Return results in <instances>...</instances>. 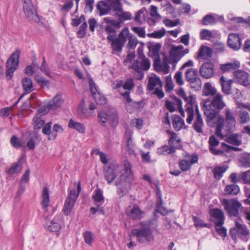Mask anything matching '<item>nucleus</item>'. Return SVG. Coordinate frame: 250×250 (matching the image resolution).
<instances>
[{
    "label": "nucleus",
    "mask_w": 250,
    "mask_h": 250,
    "mask_svg": "<svg viewBox=\"0 0 250 250\" xmlns=\"http://www.w3.org/2000/svg\"><path fill=\"white\" fill-rule=\"evenodd\" d=\"M124 171L116 182V185L118 187L117 194L120 198L126 194L131 188L130 183L128 182V179L131 175V167L127 161L124 162Z\"/></svg>",
    "instance_id": "obj_1"
},
{
    "label": "nucleus",
    "mask_w": 250,
    "mask_h": 250,
    "mask_svg": "<svg viewBox=\"0 0 250 250\" xmlns=\"http://www.w3.org/2000/svg\"><path fill=\"white\" fill-rule=\"evenodd\" d=\"M140 225V228L133 229L131 233L137 237L140 244H147L154 240L153 230L148 223L142 222Z\"/></svg>",
    "instance_id": "obj_2"
},
{
    "label": "nucleus",
    "mask_w": 250,
    "mask_h": 250,
    "mask_svg": "<svg viewBox=\"0 0 250 250\" xmlns=\"http://www.w3.org/2000/svg\"><path fill=\"white\" fill-rule=\"evenodd\" d=\"M128 34V29L125 27L119 34L118 37L107 36V40L111 42V48L112 54L115 52H121L126 40Z\"/></svg>",
    "instance_id": "obj_3"
},
{
    "label": "nucleus",
    "mask_w": 250,
    "mask_h": 250,
    "mask_svg": "<svg viewBox=\"0 0 250 250\" xmlns=\"http://www.w3.org/2000/svg\"><path fill=\"white\" fill-rule=\"evenodd\" d=\"M182 45L178 46L173 45L169 51L170 58L165 56L164 61L166 63H172L173 67H175L178 62L187 54L189 52L188 48L184 49Z\"/></svg>",
    "instance_id": "obj_4"
},
{
    "label": "nucleus",
    "mask_w": 250,
    "mask_h": 250,
    "mask_svg": "<svg viewBox=\"0 0 250 250\" xmlns=\"http://www.w3.org/2000/svg\"><path fill=\"white\" fill-rule=\"evenodd\" d=\"M167 133L170 135L168 140V146H163L158 149L159 153L163 155H167L174 153L176 149H180L182 147L181 142L180 139H177V134L174 131L167 130Z\"/></svg>",
    "instance_id": "obj_5"
},
{
    "label": "nucleus",
    "mask_w": 250,
    "mask_h": 250,
    "mask_svg": "<svg viewBox=\"0 0 250 250\" xmlns=\"http://www.w3.org/2000/svg\"><path fill=\"white\" fill-rule=\"evenodd\" d=\"M81 191V182L79 181L77 185V192L75 189L70 190L65 200L62 211L65 215L70 214L74 205L77 201L79 194Z\"/></svg>",
    "instance_id": "obj_6"
},
{
    "label": "nucleus",
    "mask_w": 250,
    "mask_h": 250,
    "mask_svg": "<svg viewBox=\"0 0 250 250\" xmlns=\"http://www.w3.org/2000/svg\"><path fill=\"white\" fill-rule=\"evenodd\" d=\"M20 57V51L17 49L7 59L5 64V75L7 80L12 79L14 72L18 68Z\"/></svg>",
    "instance_id": "obj_7"
},
{
    "label": "nucleus",
    "mask_w": 250,
    "mask_h": 250,
    "mask_svg": "<svg viewBox=\"0 0 250 250\" xmlns=\"http://www.w3.org/2000/svg\"><path fill=\"white\" fill-rule=\"evenodd\" d=\"M186 79L188 82L190 87L196 91L201 89L202 82L199 77L198 70L196 69L189 68L186 72Z\"/></svg>",
    "instance_id": "obj_8"
},
{
    "label": "nucleus",
    "mask_w": 250,
    "mask_h": 250,
    "mask_svg": "<svg viewBox=\"0 0 250 250\" xmlns=\"http://www.w3.org/2000/svg\"><path fill=\"white\" fill-rule=\"evenodd\" d=\"M221 204L230 217L237 216L239 214V209L242 207V204L238 201L233 199L231 200L223 199Z\"/></svg>",
    "instance_id": "obj_9"
},
{
    "label": "nucleus",
    "mask_w": 250,
    "mask_h": 250,
    "mask_svg": "<svg viewBox=\"0 0 250 250\" xmlns=\"http://www.w3.org/2000/svg\"><path fill=\"white\" fill-rule=\"evenodd\" d=\"M139 58L140 60H135L130 66V68L133 69L136 72L139 71H146L150 66L149 60L146 58L142 52L138 50Z\"/></svg>",
    "instance_id": "obj_10"
},
{
    "label": "nucleus",
    "mask_w": 250,
    "mask_h": 250,
    "mask_svg": "<svg viewBox=\"0 0 250 250\" xmlns=\"http://www.w3.org/2000/svg\"><path fill=\"white\" fill-rule=\"evenodd\" d=\"M23 6L25 15L29 20L35 21L39 20L37 11L31 0H24Z\"/></svg>",
    "instance_id": "obj_11"
},
{
    "label": "nucleus",
    "mask_w": 250,
    "mask_h": 250,
    "mask_svg": "<svg viewBox=\"0 0 250 250\" xmlns=\"http://www.w3.org/2000/svg\"><path fill=\"white\" fill-rule=\"evenodd\" d=\"M210 220L213 222L215 226H222L224 224L225 215L221 209L215 208L210 210Z\"/></svg>",
    "instance_id": "obj_12"
},
{
    "label": "nucleus",
    "mask_w": 250,
    "mask_h": 250,
    "mask_svg": "<svg viewBox=\"0 0 250 250\" xmlns=\"http://www.w3.org/2000/svg\"><path fill=\"white\" fill-rule=\"evenodd\" d=\"M118 165L110 164L108 167L104 170V176L105 179L108 184H111L118 175Z\"/></svg>",
    "instance_id": "obj_13"
},
{
    "label": "nucleus",
    "mask_w": 250,
    "mask_h": 250,
    "mask_svg": "<svg viewBox=\"0 0 250 250\" xmlns=\"http://www.w3.org/2000/svg\"><path fill=\"white\" fill-rule=\"evenodd\" d=\"M89 88L92 97L97 104L104 105L107 103L106 98L98 91L93 81L90 82Z\"/></svg>",
    "instance_id": "obj_14"
},
{
    "label": "nucleus",
    "mask_w": 250,
    "mask_h": 250,
    "mask_svg": "<svg viewBox=\"0 0 250 250\" xmlns=\"http://www.w3.org/2000/svg\"><path fill=\"white\" fill-rule=\"evenodd\" d=\"M227 43L233 50L238 51L242 46V39L238 34L230 33L228 36Z\"/></svg>",
    "instance_id": "obj_15"
},
{
    "label": "nucleus",
    "mask_w": 250,
    "mask_h": 250,
    "mask_svg": "<svg viewBox=\"0 0 250 250\" xmlns=\"http://www.w3.org/2000/svg\"><path fill=\"white\" fill-rule=\"evenodd\" d=\"M120 94L125 101L126 108L130 113L132 111L131 110H129L128 109L129 106H133L134 107L137 109L142 108L144 107V104L142 101L139 102H134L132 101L130 96V92L125 91V92H120Z\"/></svg>",
    "instance_id": "obj_16"
},
{
    "label": "nucleus",
    "mask_w": 250,
    "mask_h": 250,
    "mask_svg": "<svg viewBox=\"0 0 250 250\" xmlns=\"http://www.w3.org/2000/svg\"><path fill=\"white\" fill-rule=\"evenodd\" d=\"M187 157L190 158L189 161L186 159H183L179 161V167L183 171H187L189 170L191 166L198 162V157L197 154H192L190 156L189 154Z\"/></svg>",
    "instance_id": "obj_17"
},
{
    "label": "nucleus",
    "mask_w": 250,
    "mask_h": 250,
    "mask_svg": "<svg viewBox=\"0 0 250 250\" xmlns=\"http://www.w3.org/2000/svg\"><path fill=\"white\" fill-rule=\"evenodd\" d=\"M200 73L203 78L208 79L214 74V65L211 62H204L200 68Z\"/></svg>",
    "instance_id": "obj_18"
},
{
    "label": "nucleus",
    "mask_w": 250,
    "mask_h": 250,
    "mask_svg": "<svg viewBox=\"0 0 250 250\" xmlns=\"http://www.w3.org/2000/svg\"><path fill=\"white\" fill-rule=\"evenodd\" d=\"M233 75L240 84L245 86L250 85L249 80V74L248 73L241 70H238L234 71Z\"/></svg>",
    "instance_id": "obj_19"
},
{
    "label": "nucleus",
    "mask_w": 250,
    "mask_h": 250,
    "mask_svg": "<svg viewBox=\"0 0 250 250\" xmlns=\"http://www.w3.org/2000/svg\"><path fill=\"white\" fill-rule=\"evenodd\" d=\"M126 214L128 217L134 220H140L143 217L144 212L140 209L138 205L134 204L130 210L128 208L126 210Z\"/></svg>",
    "instance_id": "obj_20"
},
{
    "label": "nucleus",
    "mask_w": 250,
    "mask_h": 250,
    "mask_svg": "<svg viewBox=\"0 0 250 250\" xmlns=\"http://www.w3.org/2000/svg\"><path fill=\"white\" fill-rule=\"evenodd\" d=\"M62 218V215H56L52 220L47 221L44 225L46 229L52 232H59L61 227L60 224L56 221L58 218Z\"/></svg>",
    "instance_id": "obj_21"
},
{
    "label": "nucleus",
    "mask_w": 250,
    "mask_h": 250,
    "mask_svg": "<svg viewBox=\"0 0 250 250\" xmlns=\"http://www.w3.org/2000/svg\"><path fill=\"white\" fill-rule=\"evenodd\" d=\"M236 232L237 235L239 236H246L249 233V231L245 225H242L238 222L236 221L235 227L230 229L229 232L233 237Z\"/></svg>",
    "instance_id": "obj_22"
},
{
    "label": "nucleus",
    "mask_w": 250,
    "mask_h": 250,
    "mask_svg": "<svg viewBox=\"0 0 250 250\" xmlns=\"http://www.w3.org/2000/svg\"><path fill=\"white\" fill-rule=\"evenodd\" d=\"M225 122V127L228 132H232L235 128L236 120L232 113L229 110H226Z\"/></svg>",
    "instance_id": "obj_23"
},
{
    "label": "nucleus",
    "mask_w": 250,
    "mask_h": 250,
    "mask_svg": "<svg viewBox=\"0 0 250 250\" xmlns=\"http://www.w3.org/2000/svg\"><path fill=\"white\" fill-rule=\"evenodd\" d=\"M233 82V80L231 79L226 80L223 76L220 78L219 83L221 85L222 90L224 94L227 95L231 94V86Z\"/></svg>",
    "instance_id": "obj_24"
},
{
    "label": "nucleus",
    "mask_w": 250,
    "mask_h": 250,
    "mask_svg": "<svg viewBox=\"0 0 250 250\" xmlns=\"http://www.w3.org/2000/svg\"><path fill=\"white\" fill-rule=\"evenodd\" d=\"M208 105L210 108H213L220 112L225 106V104L222 100V96L220 94H217Z\"/></svg>",
    "instance_id": "obj_25"
},
{
    "label": "nucleus",
    "mask_w": 250,
    "mask_h": 250,
    "mask_svg": "<svg viewBox=\"0 0 250 250\" xmlns=\"http://www.w3.org/2000/svg\"><path fill=\"white\" fill-rule=\"evenodd\" d=\"M212 50L210 47L202 45L198 52V58L208 60L212 57Z\"/></svg>",
    "instance_id": "obj_26"
},
{
    "label": "nucleus",
    "mask_w": 250,
    "mask_h": 250,
    "mask_svg": "<svg viewBox=\"0 0 250 250\" xmlns=\"http://www.w3.org/2000/svg\"><path fill=\"white\" fill-rule=\"evenodd\" d=\"M156 85H159L160 88L162 87L163 83L160 78L156 75H155L154 77H150L148 80L147 89L149 91H152L154 90V88Z\"/></svg>",
    "instance_id": "obj_27"
},
{
    "label": "nucleus",
    "mask_w": 250,
    "mask_h": 250,
    "mask_svg": "<svg viewBox=\"0 0 250 250\" xmlns=\"http://www.w3.org/2000/svg\"><path fill=\"white\" fill-rule=\"evenodd\" d=\"M204 107L206 108L205 114L207 117L206 121L207 123H209L214 119L220 112L213 108H210L209 105H205Z\"/></svg>",
    "instance_id": "obj_28"
},
{
    "label": "nucleus",
    "mask_w": 250,
    "mask_h": 250,
    "mask_svg": "<svg viewBox=\"0 0 250 250\" xmlns=\"http://www.w3.org/2000/svg\"><path fill=\"white\" fill-rule=\"evenodd\" d=\"M68 126L70 128L77 130L80 133L84 134L85 132V127L84 125L78 122L75 121L72 119L69 120Z\"/></svg>",
    "instance_id": "obj_29"
},
{
    "label": "nucleus",
    "mask_w": 250,
    "mask_h": 250,
    "mask_svg": "<svg viewBox=\"0 0 250 250\" xmlns=\"http://www.w3.org/2000/svg\"><path fill=\"white\" fill-rule=\"evenodd\" d=\"M96 8L100 16L108 14L111 10L107 3L103 0H100L97 3Z\"/></svg>",
    "instance_id": "obj_30"
},
{
    "label": "nucleus",
    "mask_w": 250,
    "mask_h": 250,
    "mask_svg": "<svg viewBox=\"0 0 250 250\" xmlns=\"http://www.w3.org/2000/svg\"><path fill=\"white\" fill-rule=\"evenodd\" d=\"M94 205H103L104 202V198L102 190L98 188L94 191L92 196Z\"/></svg>",
    "instance_id": "obj_31"
},
{
    "label": "nucleus",
    "mask_w": 250,
    "mask_h": 250,
    "mask_svg": "<svg viewBox=\"0 0 250 250\" xmlns=\"http://www.w3.org/2000/svg\"><path fill=\"white\" fill-rule=\"evenodd\" d=\"M172 123L174 129L177 131H179L185 125L184 120L178 115L172 117Z\"/></svg>",
    "instance_id": "obj_32"
},
{
    "label": "nucleus",
    "mask_w": 250,
    "mask_h": 250,
    "mask_svg": "<svg viewBox=\"0 0 250 250\" xmlns=\"http://www.w3.org/2000/svg\"><path fill=\"white\" fill-rule=\"evenodd\" d=\"M49 104H51L52 108L55 110L58 107H60L61 104L63 103V101L62 99V96L61 94H58L55 96L52 100L48 102Z\"/></svg>",
    "instance_id": "obj_33"
},
{
    "label": "nucleus",
    "mask_w": 250,
    "mask_h": 250,
    "mask_svg": "<svg viewBox=\"0 0 250 250\" xmlns=\"http://www.w3.org/2000/svg\"><path fill=\"white\" fill-rule=\"evenodd\" d=\"M240 191L239 187L234 184L226 186L225 189V193L231 196L237 195Z\"/></svg>",
    "instance_id": "obj_34"
},
{
    "label": "nucleus",
    "mask_w": 250,
    "mask_h": 250,
    "mask_svg": "<svg viewBox=\"0 0 250 250\" xmlns=\"http://www.w3.org/2000/svg\"><path fill=\"white\" fill-rule=\"evenodd\" d=\"M42 196V200L41 205L43 208H46L48 206L50 201L49 189L47 187H43Z\"/></svg>",
    "instance_id": "obj_35"
},
{
    "label": "nucleus",
    "mask_w": 250,
    "mask_h": 250,
    "mask_svg": "<svg viewBox=\"0 0 250 250\" xmlns=\"http://www.w3.org/2000/svg\"><path fill=\"white\" fill-rule=\"evenodd\" d=\"M22 163L21 160L18 162L13 164L10 168L6 170V172L8 174L12 175L18 173L21 170Z\"/></svg>",
    "instance_id": "obj_36"
},
{
    "label": "nucleus",
    "mask_w": 250,
    "mask_h": 250,
    "mask_svg": "<svg viewBox=\"0 0 250 250\" xmlns=\"http://www.w3.org/2000/svg\"><path fill=\"white\" fill-rule=\"evenodd\" d=\"M22 85L26 93H29L33 90V82L29 78L25 77L22 80Z\"/></svg>",
    "instance_id": "obj_37"
},
{
    "label": "nucleus",
    "mask_w": 250,
    "mask_h": 250,
    "mask_svg": "<svg viewBox=\"0 0 250 250\" xmlns=\"http://www.w3.org/2000/svg\"><path fill=\"white\" fill-rule=\"evenodd\" d=\"M204 125L202 118H195L192 127L196 133L201 134L203 133V126Z\"/></svg>",
    "instance_id": "obj_38"
},
{
    "label": "nucleus",
    "mask_w": 250,
    "mask_h": 250,
    "mask_svg": "<svg viewBox=\"0 0 250 250\" xmlns=\"http://www.w3.org/2000/svg\"><path fill=\"white\" fill-rule=\"evenodd\" d=\"M227 169V167L225 166L216 167L212 170L214 177L217 180H220Z\"/></svg>",
    "instance_id": "obj_39"
},
{
    "label": "nucleus",
    "mask_w": 250,
    "mask_h": 250,
    "mask_svg": "<svg viewBox=\"0 0 250 250\" xmlns=\"http://www.w3.org/2000/svg\"><path fill=\"white\" fill-rule=\"evenodd\" d=\"M150 15L152 17H153V18L148 19V23L152 22L153 23H155L156 22V20L157 19H160L161 18L160 14L157 12V7L154 5H151L150 6Z\"/></svg>",
    "instance_id": "obj_40"
},
{
    "label": "nucleus",
    "mask_w": 250,
    "mask_h": 250,
    "mask_svg": "<svg viewBox=\"0 0 250 250\" xmlns=\"http://www.w3.org/2000/svg\"><path fill=\"white\" fill-rule=\"evenodd\" d=\"M241 166L244 167H250V154L244 153L242 154L239 159Z\"/></svg>",
    "instance_id": "obj_41"
},
{
    "label": "nucleus",
    "mask_w": 250,
    "mask_h": 250,
    "mask_svg": "<svg viewBox=\"0 0 250 250\" xmlns=\"http://www.w3.org/2000/svg\"><path fill=\"white\" fill-rule=\"evenodd\" d=\"M203 95L208 96L209 95H214L216 93V89L213 87L209 83H207L205 84L203 90Z\"/></svg>",
    "instance_id": "obj_42"
},
{
    "label": "nucleus",
    "mask_w": 250,
    "mask_h": 250,
    "mask_svg": "<svg viewBox=\"0 0 250 250\" xmlns=\"http://www.w3.org/2000/svg\"><path fill=\"white\" fill-rule=\"evenodd\" d=\"M34 80L42 88H49V81L45 79L43 77H40L39 75H36Z\"/></svg>",
    "instance_id": "obj_43"
},
{
    "label": "nucleus",
    "mask_w": 250,
    "mask_h": 250,
    "mask_svg": "<svg viewBox=\"0 0 250 250\" xmlns=\"http://www.w3.org/2000/svg\"><path fill=\"white\" fill-rule=\"evenodd\" d=\"M240 67L239 62L228 63L221 64L220 69L223 72H226L230 70H234Z\"/></svg>",
    "instance_id": "obj_44"
},
{
    "label": "nucleus",
    "mask_w": 250,
    "mask_h": 250,
    "mask_svg": "<svg viewBox=\"0 0 250 250\" xmlns=\"http://www.w3.org/2000/svg\"><path fill=\"white\" fill-rule=\"evenodd\" d=\"M177 94L181 98H182L185 102H187L188 104H194V101L193 100L192 96L190 95L189 97H188L183 88H180L177 91Z\"/></svg>",
    "instance_id": "obj_45"
},
{
    "label": "nucleus",
    "mask_w": 250,
    "mask_h": 250,
    "mask_svg": "<svg viewBox=\"0 0 250 250\" xmlns=\"http://www.w3.org/2000/svg\"><path fill=\"white\" fill-rule=\"evenodd\" d=\"M166 30L165 28H162L161 29L155 31L153 33L147 34V36L149 38L155 39H161L165 36Z\"/></svg>",
    "instance_id": "obj_46"
},
{
    "label": "nucleus",
    "mask_w": 250,
    "mask_h": 250,
    "mask_svg": "<svg viewBox=\"0 0 250 250\" xmlns=\"http://www.w3.org/2000/svg\"><path fill=\"white\" fill-rule=\"evenodd\" d=\"M33 121L34 122V129L35 130L40 129L45 124L44 120L41 116H37V115H36V117L33 118Z\"/></svg>",
    "instance_id": "obj_47"
},
{
    "label": "nucleus",
    "mask_w": 250,
    "mask_h": 250,
    "mask_svg": "<svg viewBox=\"0 0 250 250\" xmlns=\"http://www.w3.org/2000/svg\"><path fill=\"white\" fill-rule=\"evenodd\" d=\"M226 141L230 144L235 146H239L241 142L238 139V135L237 134H233L227 137Z\"/></svg>",
    "instance_id": "obj_48"
},
{
    "label": "nucleus",
    "mask_w": 250,
    "mask_h": 250,
    "mask_svg": "<svg viewBox=\"0 0 250 250\" xmlns=\"http://www.w3.org/2000/svg\"><path fill=\"white\" fill-rule=\"evenodd\" d=\"M52 105L49 104V102L42 106L38 110L36 115L41 116L47 114L51 109H53Z\"/></svg>",
    "instance_id": "obj_49"
},
{
    "label": "nucleus",
    "mask_w": 250,
    "mask_h": 250,
    "mask_svg": "<svg viewBox=\"0 0 250 250\" xmlns=\"http://www.w3.org/2000/svg\"><path fill=\"white\" fill-rule=\"evenodd\" d=\"M119 122V117L116 113L110 114L108 117V122L110 126L115 128L116 127Z\"/></svg>",
    "instance_id": "obj_50"
},
{
    "label": "nucleus",
    "mask_w": 250,
    "mask_h": 250,
    "mask_svg": "<svg viewBox=\"0 0 250 250\" xmlns=\"http://www.w3.org/2000/svg\"><path fill=\"white\" fill-rule=\"evenodd\" d=\"M162 45L159 43L149 44L148 46L149 50L154 56H159Z\"/></svg>",
    "instance_id": "obj_51"
},
{
    "label": "nucleus",
    "mask_w": 250,
    "mask_h": 250,
    "mask_svg": "<svg viewBox=\"0 0 250 250\" xmlns=\"http://www.w3.org/2000/svg\"><path fill=\"white\" fill-rule=\"evenodd\" d=\"M109 114H108L105 111H101L98 113L99 121L101 123L103 126H105V123L108 122V117Z\"/></svg>",
    "instance_id": "obj_52"
},
{
    "label": "nucleus",
    "mask_w": 250,
    "mask_h": 250,
    "mask_svg": "<svg viewBox=\"0 0 250 250\" xmlns=\"http://www.w3.org/2000/svg\"><path fill=\"white\" fill-rule=\"evenodd\" d=\"M39 136L36 133H34L33 135L27 142V146L30 150H33L35 148L36 141L38 140Z\"/></svg>",
    "instance_id": "obj_53"
},
{
    "label": "nucleus",
    "mask_w": 250,
    "mask_h": 250,
    "mask_svg": "<svg viewBox=\"0 0 250 250\" xmlns=\"http://www.w3.org/2000/svg\"><path fill=\"white\" fill-rule=\"evenodd\" d=\"M63 131V129L61 125L58 124H55L53 127L51 136L48 138V139L50 140L52 139L51 138L53 139H55L57 136V133L59 132H62Z\"/></svg>",
    "instance_id": "obj_54"
},
{
    "label": "nucleus",
    "mask_w": 250,
    "mask_h": 250,
    "mask_svg": "<svg viewBox=\"0 0 250 250\" xmlns=\"http://www.w3.org/2000/svg\"><path fill=\"white\" fill-rule=\"evenodd\" d=\"M38 68H39L40 70L42 73H44V74L45 75H46L47 76H48L49 77H51L50 71H49V70L48 68L47 64L46 63V62L45 58L44 57H43L42 61L41 66L40 67L39 66Z\"/></svg>",
    "instance_id": "obj_55"
},
{
    "label": "nucleus",
    "mask_w": 250,
    "mask_h": 250,
    "mask_svg": "<svg viewBox=\"0 0 250 250\" xmlns=\"http://www.w3.org/2000/svg\"><path fill=\"white\" fill-rule=\"evenodd\" d=\"M202 23L203 25L213 24L216 23L215 18L211 15H206L202 20Z\"/></svg>",
    "instance_id": "obj_56"
},
{
    "label": "nucleus",
    "mask_w": 250,
    "mask_h": 250,
    "mask_svg": "<svg viewBox=\"0 0 250 250\" xmlns=\"http://www.w3.org/2000/svg\"><path fill=\"white\" fill-rule=\"evenodd\" d=\"M104 20L106 23H109L111 26H113L116 29L120 28L121 24L123 22V21L121 20L117 21L114 20L110 19L108 18H104Z\"/></svg>",
    "instance_id": "obj_57"
},
{
    "label": "nucleus",
    "mask_w": 250,
    "mask_h": 250,
    "mask_svg": "<svg viewBox=\"0 0 250 250\" xmlns=\"http://www.w3.org/2000/svg\"><path fill=\"white\" fill-rule=\"evenodd\" d=\"M87 27V24L86 21H84L82 24L80 26L79 30L77 34L79 38H83L86 35V30Z\"/></svg>",
    "instance_id": "obj_58"
},
{
    "label": "nucleus",
    "mask_w": 250,
    "mask_h": 250,
    "mask_svg": "<svg viewBox=\"0 0 250 250\" xmlns=\"http://www.w3.org/2000/svg\"><path fill=\"white\" fill-rule=\"evenodd\" d=\"M200 39L202 40H209L213 37L212 32L208 29H203L200 33Z\"/></svg>",
    "instance_id": "obj_59"
},
{
    "label": "nucleus",
    "mask_w": 250,
    "mask_h": 250,
    "mask_svg": "<svg viewBox=\"0 0 250 250\" xmlns=\"http://www.w3.org/2000/svg\"><path fill=\"white\" fill-rule=\"evenodd\" d=\"M193 105V104H190V106L188 107L186 109L188 114L187 122L188 124H191L194 117V110Z\"/></svg>",
    "instance_id": "obj_60"
},
{
    "label": "nucleus",
    "mask_w": 250,
    "mask_h": 250,
    "mask_svg": "<svg viewBox=\"0 0 250 250\" xmlns=\"http://www.w3.org/2000/svg\"><path fill=\"white\" fill-rule=\"evenodd\" d=\"M135 86V84L133 79H127L123 84V89L129 91L132 90Z\"/></svg>",
    "instance_id": "obj_61"
},
{
    "label": "nucleus",
    "mask_w": 250,
    "mask_h": 250,
    "mask_svg": "<svg viewBox=\"0 0 250 250\" xmlns=\"http://www.w3.org/2000/svg\"><path fill=\"white\" fill-rule=\"evenodd\" d=\"M83 236L85 243L89 246H91L93 241V237L92 232L89 231H86L83 233Z\"/></svg>",
    "instance_id": "obj_62"
},
{
    "label": "nucleus",
    "mask_w": 250,
    "mask_h": 250,
    "mask_svg": "<svg viewBox=\"0 0 250 250\" xmlns=\"http://www.w3.org/2000/svg\"><path fill=\"white\" fill-rule=\"evenodd\" d=\"M240 122L241 124H244L249 122L250 120V118L248 112L246 111H240Z\"/></svg>",
    "instance_id": "obj_63"
},
{
    "label": "nucleus",
    "mask_w": 250,
    "mask_h": 250,
    "mask_svg": "<svg viewBox=\"0 0 250 250\" xmlns=\"http://www.w3.org/2000/svg\"><path fill=\"white\" fill-rule=\"evenodd\" d=\"M132 30L137 34L140 37L145 38L146 37V32L145 28L143 27H133Z\"/></svg>",
    "instance_id": "obj_64"
}]
</instances>
